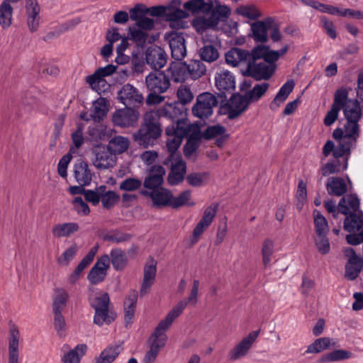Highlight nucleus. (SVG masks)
I'll return each mask as SVG.
<instances>
[{"label":"nucleus","mask_w":363,"mask_h":363,"mask_svg":"<svg viewBox=\"0 0 363 363\" xmlns=\"http://www.w3.org/2000/svg\"><path fill=\"white\" fill-rule=\"evenodd\" d=\"M156 271V265L153 263L145 267L143 279L140 291L141 296L146 295L150 291L155 281Z\"/></svg>","instance_id":"nucleus-35"},{"label":"nucleus","mask_w":363,"mask_h":363,"mask_svg":"<svg viewBox=\"0 0 363 363\" xmlns=\"http://www.w3.org/2000/svg\"><path fill=\"white\" fill-rule=\"evenodd\" d=\"M235 13L250 23L255 21L262 17L260 9L254 4L239 5L235 10Z\"/></svg>","instance_id":"nucleus-24"},{"label":"nucleus","mask_w":363,"mask_h":363,"mask_svg":"<svg viewBox=\"0 0 363 363\" xmlns=\"http://www.w3.org/2000/svg\"><path fill=\"white\" fill-rule=\"evenodd\" d=\"M150 199L152 206L157 208L170 206L172 193L167 189L159 187L150 189Z\"/></svg>","instance_id":"nucleus-26"},{"label":"nucleus","mask_w":363,"mask_h":363,"mask_svg":"<svg viewBox=\"0 0 363 363\" xmlns=\"http://www.w3.org/2000/svg\"><path fill=\"white\" fill-rule=\"evenodd\" d=\"M120 352L121 349L118 345L108 347L96 357L95 363H111L116 359Z\"/></svg>","instance_id":"nucleus-45"},{"label":"nucleus","mask_w":363,"mask_h":363,"mask_svg":"<svg viewBox=\"0 0 363 363\" xmlns=\"http://www.w3.org/2000/svg\"><path fill=\"white\" fill-rule=\"evenodd\" d=\"M89 291V303L95 311L94 323L99 326L111 324L116 318L117 314L110 306L109 295L92 288Z\"/></svg>","instance_id":"nucleus-6"},{"label":"nucleus","mask_w":363,"mask_h":363,"mask_svg":"<svg viewBox=\"0 0 363 363\" xmlns=\"http://www.w3.org/2000/svg\"><path fill=\"white\" fill-rule=\"evenodd\" d=\"M111 263L116 270H122L127 264L125 253L119 248L113 249L110 253Z\"/></svg>","instance_id":"nucleus-50"},{"label":"nucleus","mask_w":363,"mask_h":363,"mask_svg":"<svg viewBox=\"0 0 363 363\" xmlns=\"http://www.w3.org/2000/svg\"><path fill=\"white\" fill-rule=\"evenodd\" d=\"M74 174L77 182L82 186L89 185L92 179L89 165L84 161H79L74 164Z\"/></svg>","instance_id":"nucleus-29"},{"label":"nucleus","mask_w":363,"mask_h":363,"mask_svg":"<svg viewBox=\"0 0 363 363\" xmlns=\"http://www.w3.org/2000/svg\"><path fill=\"white\" fill-rule=\"evenodd\" d=\"M252 52L247 50L234 48L225 53L226 63L232 67H237L239 65L250 61L251 60Z\"/></svg>","instance_id":"nucleus-27"},{"label":"nucleus","mask_w":363,"mask_h":363,"mask_svg":"<svg viewBox=\"0 0 363 363\" xmlns=\"http://www.w3.org/2000/svg\"><path fill=\"white\" fill-rule=\"evenodd\" d=\"M93 164L97 169H107L116 164V156L106 146H96L93 150Z\"/></svg>","instance_id":"nucleus-12"},{"label":"nucleus","mask_w":363,"mask_h":363,"mask_svg":"<svg viewBox=\"0 0 363 363\" xmlns=\"http://www.w3.org/2000/svg\"><path fill=\"white\" fill-rule=\"evenodd\" d=\"M119 196L113 191H106V189L101 192V202L103 206L107 209L113 207L119 201Z\"/></svg>","instance_id":"nucleus-58"},{"label":"nucleus","mask_w":363,"mask_h":363,"mask_svg":"<svg viewBox=\"0 0 363 363\" xmlns=\"http://www.w3.org/2000/svg\"><path fill=\"white\" fill-rule=\"evenodd\" d=\"M116 71V67L108 65L98 69L94 74L87 76L86 82L91 89L98 94H104L109 91L110 84L105 79L106 77L111 75Z\"/></svg>","instance_id":"nucleus-9"},{"label":"nucleus","mask_w":363,"mask_h":363,"mask_svg":"<svg viewBox=\"0 0 363 363\" xmlns=\"http://www.w3.org/2000/svg\"><path fill=\"white\" fill-rule=\"evenodd\" d=\"M344 254L348 258L345 265V277L349 280H354L362 269L363 260L356 255L351 247L346 248L344 250Z\"/></svg>","instance_id":"nucleus-19"},{"label":"nucleus","mask_w":363,"mask_h":363,"mask_svg":"<svg viewBox=\"0 0 363 363\" xmlns=\"http://www.w3.org/2000/svg\"><path fill=\"white\" fill-rule=\"evenodd\" d=\"M196 203L191 200V191L185 190L177 196L172 194L170 206L173 208H178L186 206L189 207L194 206Z\"/></svg>","instance_id":"nucleus-43"},{"label":"nucleus","mask_w":363,"mask_h":363,"mask_svg":"<svg viewBox=\"0 0 363 363\" xmlns=\"http://www.w3.org/2000/svg\"><path fill=\"white\" fill-rule=\"evenodd\" d=\"M186 69L187 64L177 60L170 64L168 72L174 82H183L188 79Z\"/></svg>","instance_id":"nucleus-34"},{"label":"nucleus","mask_w":363,"mask_h":363,"mask_svg":"<svg viewBox=\"0 0 363 363\" xmlns=\"http://www.w3.org/2000/svg\"><path fill=\"white\" fill-rule=\"evenodd\" d=\"M165 169L161 165H155L149 170V176L145 178L143 182L145 188L152 189L159 188L164 182Z\"/></svg>","instance_id":"nucleus-23"},{"label":"nucleus","mask_w":363,"mask_h":363,"mask_svg":"<svg viewBox=\"0 0 363 363\" xmlns=\"http://www.w3.org/2000/svg\"><path fill=\"white\" fill-rule=\"evenodd\" d=\"M274 23V18L267 17L262 21L257 20L250 24L251 36L256 41L264 43L268 39V30Z\"/></svg>","instance_id":"nucleus-20"},{"label":"nucleus","mask_w":363,"mask_h":363,"mask_svg":"<svg viewBox=\"0 0 363 363\" xmlns=\"http://www.w3.org/2000/svg\"><path fill=\"white\" fill-rule=\"evenodd\" d=\"M211 16L216 18V23L218 24L223 18H227L231 12L230 9L226 5L220 4L216 1V5L213 9H211Z\"/></svg>","instance_id":"nucleus-59"},{"label":"nucleus","mask_w":363,"mask_h":363,"mask_svg":"<svg viewBox=\"0 0 363 363\" xmlns=\"http://www.w3.org/2000/svg\"><path fill=\"white\" fill-rule=\"evenodd\" d=\"M146 62L155 69H161L167 62L165 52L158 46L149 48L146 52Z\"/></svg>","instance_id":"nucleus-22"},{"label":"nucleus","mask_w":363,"mask_h":363,"mask_svg":"<svg viewBox=\"0 0 363 363\" xmlns=\"http://www.w3.org/2000/svg\"><path fill=\"white\" fill-rule=\"evenodd\" d=\"M108 111L107 101L106 99L100 97L94 101L90 117H91L94 121H100L106 116Z\"/></svg>","instance_id":"nucleus-41"},{"label":"nucleus","mask_w":363,"mask_h":363,"mask_svg":"<svg viewBox=\"0 0 363 363\" xmlns=\"http://www.w3.org/2000/svg\"><path fill=\"white\" fill-rule=\"evenodd\" d=\"M269 86V84L266 82L256 84L252 89L246 93L245 96L250 103L257 101L263 95H264L268 90Z\"/></svg>","instance_id":"nucleus-54"},{"label":"nucleus","mask_w":363,"mask_h":363,"mask_svg":"<svg viewBox=\"0 0 363 363\" xmlns=\"http://www.w3.org/2000/svg\"><path fill=\"white\" fill-rule=\"evenodd\" d=\"M140 12H142V10L141 6L139 5L130 11L131 20L136 22L128 28V38L136 46L143 48L146 44H152L156 41L158 38V35L149 33L155 27V21L148 17L140 16L139 13Z\"/></svg>","instance_id":"nucleus-4"},{"label":"nucleus","mask_w":363,"mask_h":363,"mask_svg":"<svg viewBox=\"0 0 363 363\" xmlns=\"http://www.w3.org/2000/svg\"><path fill=\"white\" fill-rule=\"evenodd\" d=\"M352 357V353L345 350H336L327 353L321 357L319 360L320 363H328L332 362H337L350 359Z\"/></svg>","instance_id":"nucleus-46"},{"label":"nucleus","mask_w":363,"mask_h":363,"mask_svg":"<svg viewBox=\"0 0 363 363\" xmlns=\"http://www.w3.org/2000/svg\"><path fill=\"white\" fill-rule=\"evenodd\" d=\"M216 85L220 91L233 90L235 82L233 75L228 70H222L215 77Z\"/></svg>","instance_id":"nucleus-32"},{"label":"nucleus","mask_w":363,"mask_h":363,"mask_svg":"<svg viewBox=\"0 0 363 363\" xmlns=\"http://www.w3.org/2000/svg\"><path fill=\"white\" fill-rule=\"evenodd\" d=\"M86 344H78L73 349L64 352L61 357L62 363H80L81 359L87 352Z\"/></svg>","instance_id":"nucleus-30"},{"label":"nucleus","mask_w":363,"mask_h":363,"mask_svg":"<svg viewBox=\"0 0 363 363\" xmlns=\"http://www.w3.org/2000/svg\"><path fill=\"white\" fill-rule=\"evenodd\" d=\"M164 39L169 43L172 57L176 60H182L186 54L185 40L182 33L169 32L165 34Z\"/></svg>","instance_id":"nucleus-13"},{"label":"nucleus","mask_w":363,"mask_h":363,"mask_svg":"<svg viewBox=\"0 0 363 363\" xmlns=\"http://www.w3.org/2000/svg\"><path fill=\"white\" fill-rule=\"evenodd\" d=\"M349 89L340 87L337 89V94L342 96L343 111L346 123L342 128H337L333 131V136L337 140L335 146L333 141L328 140L323 147V155L327 157L331 152L335 157L349 154L350 150L355 147L360 130L359 121L363 116V110L357 99H349Z\"/></svg>","instance_id":"nucleus-1"},{"label":"nucleus","mask_w":363,"mask_h":363,"mask_svg":"<svg viewBox=\"0 0 363 363\" xmlns=\"http://www.w3.org/2000/svg\"><path fill=\"white\" fill-rule=\"evenodd\" d=\"M138 299V292L136 291H130L124 301L125 323L126 325L133 323L135 316L136 303Z\"/></svg>","instance_id":"nucleus-33"},{"label":"nucleus","mask_w":363,"mask_h":363,"mask_svg":"<svg viewBox=\"0 0 363 363\" xmlns=\"http://www.w3.org/2000/svg\"><path fill=\"white\" fill-rule=\"evenodd\" d=\"M164 347V342H152L150 350L145 354L141 363H152L156 359L160 350Z\"/></svg>","instance_id":"nucleus-57"},{"label":"nucleus","mask_w":363,"mask_h":363,"mask_svg":"<svg viewBox=\"0 0 363 363\" xmlns=\"http://www.w3.org/2000/svg\"><path fill=\"white\" fill-rule=\"evenodd\" d=\"M315 235H327L329 226L326 218L318 211L313 212Z\"/></svg>","instance_id":"nucleus-55"},{"label":"nucleus","mask_w":363,"mask_h":363,"mask_svg":"<svg viewBox=\"0 0 363 363\" xmlns=\"http://www.w3.org/2000/svg\"><path fill=\"white\" fill-rule=\"evenodd\" d=\"M218 24L216 23V18L211 16V13H204L195 18L192 21V26L199 33H203L207 29L215 28Z\"/></svg>","instance_id":"nucleus-36"},{"label":"nucleus","mask_w":363,"mask_h":363,"mask_svg":"<svg viewBox=\"0 0 363 363\" xmlns=\"http://www.w3.org/2000/svg\"><path fill=\"white\" fill-rule=\"evenodd\" d=\"M68 298L69 294L65 289L62 288L56 289L54 291L52 298V311H63L66 308Z\"/></svg>","instance_id":"nucleus-44"},{"label":"nucleus","mask_w":363,"mask_h":363,"mask_svg":"<svg viewBox=\"0 0 363 363\" xmlns=\"http://www.w3.org/2000/svg\"><path fill=\"white\" fill-rule=\"evenodd\" d=\"M314 242L317 250L322 255H326L330 252V246L327 235H315Z\"/></svg>","instance_id":"nucleus-64"},{"label":"nucleus","mask_w":363,"mask_h":363,"mask_svg":"<svg viewBox=\"0 0 363 363\" xmlns=\"http://www.w3.org/2000/svg\"><path fill=\"white\" fill-rule=\"evenodd\" d=\"M78 249L77 244H73L67 248L57 259V264L60 266H67L77 255Z\"/></svg>","instance_id":"nucleus-56"},{"label":"nucleus","mask_w":363,"mask_h":363,"mask_svg":"<svg viewBox=\"0 0 363 363\" xmlns=\"http://www.w3.org/2000/svg\"><path fill=\"white\" fill-rule=\"evenodd\" d=\"M26 25L30 32H35L40 24V6L38 0H25Z\"/></svg>","instance_id":"nucleus-15"},{"label":"nucleus","mask_w":363,"mask_h":363,"mask_svg":"<svg viewBox=\"0 0 363 363\" xmlns=\"http://www.w3.org/2000/svg\"><path fill=\"white\" fill-rule=\"evenodd\" d=\"M252 342H240L229 352V359L235 361L244 357L252 346Z\"/></svg>","instance_id":"nucleus-48"},{"label":"nucleus","mask_w":363,"mask_h":363,"mask_svg":"<svg viewBox=\"0 0 363 363\" xmlns=\"http://www.w3.org/2000/svg\"><path fill=\"white\" fill-rule=\"evenodd\" d=\"M350 154V152L349 154H345V155L348 156ZM344 156H345V155H344ZM342 157H343V155H342ZM334 157L335 159H338V157H335V156H334ZM340 157H342V156L339 157V158ZM347 167V158L345 160L344 164L342 166L341 165L340 162L338 160H336L335 161L329 162L326 163L321 168L320 172H321L322 176L325 177V176L331 174L338 173V172H341L342 170L346 169Z\"/></svg>","instance_id":"nucleus-47"},{"label":"nucleus","mask_w":363,"mask_h":363,"mask_svg":"<svg viewBox=\"0 0 363 363\" xmlns=\"http://www.w3.org/2000/svg\"><path fill=\"white\" fill-rule=\"evenodd\" d=\"M250 101L246 96L233 95L229 101L228 118L233 119L239 116L248 107Z\"/></svg>","instance_id":"nucleus-25"},{"label":"nucleus","mask_w":363,"mask_h":363,"mask_svg":"<svg viewBox=\"0 0 363 363\" xmlns=\"http://www.w3.org/2000/svg\"><path fill=\"white\" fill-rule=\"evenodd\" d=\"M359 207V200L356 195L343 196L339 203L338 210L344 215H349L344 222V229L349 233L360 231L363 227V215H356Z\"/></svg>","instance_id":"nucleus-7"},{"label":"nucleus","mask_w":363,"mask_h":363,"mask_svg":"<svg viewBox=\"0 0 363 363\" xmlns=\"http://www.w3.org/2000/svg\"><path fill=\"white\" fill-rule=\"evenodd\" d=\"M73 209L80 216H85L89 214L90 208L82 197L77 196L72 201Z\"/></svg>","instance_id":"nucleus-61"},{"label":"nucleus","mask_w":363,"mask_h":363,"mask_svg":"<svg viewBox=\"0 0 363 363\" xmlns=\"http://www.w3.org/2000/svg\"><path fill=\"white\" fill-rule=\"evenodd\" d=\"M72 139L74 145L71 147L69 154L74 155L78 153V149L84 143V137L82 128L80 125L77 127V129L75 132L72 134Z\"/></svg>","instance_id":"nucleus-63"},{"label":"nucleus","mask_w":363,"mask_h":363,"mask_svg":"<svg viewBox=\"0 0 363 363\" xmlns=\"http://www.w3.org/2000/svg\"><path fill=\"white\" fill-rule=\"evenodd\" d=\"M274 252V242L271 239H265L262 245V262L264 267H268Z\"/></svg>","instance_id":"nucleus-52"},{"label":"nucleus","mask_w":363,"mask_h":363,"mask_svg":"<svg viewBox=\"0 0 363 363\" xmlns=\"http://www.w3.org/2000/svg\"><path fill=\"white\" fill-rule=\"evenodd\" d=\"M166 164L170 163L171 172L168 176V182L172 185H176L184 179L186 173V163L179 155H169Z\"/></svg>","instance_id":"nucleus-14"},{"label":"nucleus","mask_w":363,"mask_h":363,"mask_svg":"<svg viewBox=\"0 0 363 363\" xmlns=\"http://www.w3.org/2000/svg\"><path fill=\"white\" fill-rule=\"evenodd\" d=\"M295 84L294 80L287 81L279 89L272 103L270 104L271 109H276L280 106L288 98L293 91Z\"/></svg>","instance_id":"nucleus-40"},{"label":"nucleus","mask_w":363,"mask_h":363,"mask_svg":"<svg viewBox=\"0 0 363 363\" xmlns=\"http://www.w3.org/2000/svg\"><path fill=\"white\" fill-rule=\"evenodd\" d=\"M210 177L208 172H193L186 177L187 183L194 187H199L208 184Z\"/></svg>","instance_id":"nucleus-51"},{"label":"nucleus","mask_w":363,"mask_h":363,"mask_svg":"<svg viewBox=\"0 0 363 363\" xmlns=\"http://www.w3.org/2000/svg\"><path fill=\"white\" fill-rule=\"evenodd\" d=\"M181 4V0H172L167 6L165 18L172 28L181 29L186 26L184 19L189 17V13L180 9Z\"/></svg>","instance_id":"nucleus-11"},{"label":"nucleus","mask_w":363,"mask_h":363,"mask_svg":"<svg viewBox=\"0 0 363 363\" xmlns=\"http://www.w3.org/2000/svg\"><path fill=\"white\" fill-rule=\"evenodd\" d=\"M199 286V281L197 279L194 280L188 298L179 301L167 314L164 318L159 323L154 333L156 338L158 337L159 340L164 339L166 331L170 328L174 321L183 313L188 304L191 306L196 305L198 302Z\"/></svg>","instance_id":"nucleus-5"},{"label":"nucleus","mask_w":363,"mask_h":363,"mask_svg":"<svg viewBox=\"0 0 363 363\" xmlns=\"http://www.w3.org/2000/svg\"><path fill=\"white\" fill-rule=\"evenodd\" d=\"M110 266V257L104 255L98 259L94 267L89 271L87 279L92 284H98L102 282Z\"/></svg>","instance_id":"nucleus-18"},{"label":"nucleus","mask_w":363,"mask_h":363,"mask_svg":"<svg viewBox=\"0 0 363 363\" xmlns=\"http://www.w3.org/2000/svg\"><path fill=\"white\" fill-rule=\"evenodd\" d=\"M145 82L147 89L155 93H164L170 86L169 78L162 72L150 73Z\"/></svg>","instance_id":"nucleus-21"},{"label":"nucleus","mask_w":363,"mask_h":363,"mask_svg":"<svg viewBox=\"0 0 363 363\" xmlns=\"http://www.w3.org/2000/svg\"><path fill=\"white\" fill-rule=\"evenodd\" d=\"M188 77L196 79L203 76L206 72V67L200 60H191L187 65L186 69Z\"/></svg>","instance_id":"nucleus-53"},{"label":"nucleus","mask_w":363,"mask_h":363,"mask_svg":"<svg viewBox=\"0 0 363 363\" xmlns=\"http://www.w3.org/2000/svg\"><path fill=\"white\" fill-rule=\"evenodd\" d=\"M174 108L172 104H167L156 111L146 112L140 128L133 135L134 140L144 147L152 146L162 132L160 117H170V113Z\"/></svg>","instance_id":"nucleus-3"},{"label":"nucleus","mask_w":363,"mask_h":363,"mask_svg":"<svg viewBox=\"0 0 363 363\" xmlns=\"http://www.w3.org/2000/svg\"><path fill=\"white\" fill-rule=\"evenodd\" d=\"M118 99L125 106H138L143 101V96L138 89L130 84L123 86L118 93Z\"/></svg>","instance_id":"nucleus-17"},{"label":"nucleus","mask_w":363,"mask_h":363,"mask_svg":"<svg viewBox=\"0 0 363 363\" xmlns=\"http://www.w3.org/2000/svg\"><path fill=\"white\" fill-rule=\"evenodd\" d=\"M79 229L78 223L74 222L59 223L53 226L52 233L55 238H57L69 237L77 232Z\"/></svg>","instance_id":"nucleus-39"},{"label":"nucleus","mask_w":363,"mask_h":363,"mask_svg":"<svg viewBox=\"0 0 363 363\" xmlns=\"http://www.w3.org/2000/svg\"><path fill=\"white\" fill-rule=\"evenodd\" d=\"M288 50L285 46L280 50L274 51L264 45L255 48L252 51L251 59L247 63L246 74L257 79H268L275 69L274 62Z\"/></svg>","instance_id":"nucleus-2"},{"label":"nucleus","mask_w":363,"mask_h":363,"mask_svg":"<svg viewBox=\"0 0 363 363\" xmlns=\"http://www.w3.org/2000/svg\"><path fill=\"white\" fill-rule=\"evenodd\" d=\"M12 4L6 1H2L0 4V26L3 29H8L13 23Z\"/></svg>","instance_id":"nucleus-38"},{"label":"nucleus","mask_w":363,"mask_h":363,"mask_svg":"<svg viewBox=\"0 0 363 363\" xmlns=\"http://www.w3.org/2000/svg\"><path fill=\"white\" fill-rule=\"evenodd\" d=\"M139 116L140 113L137 110L126 107L115 111L112 120L116 125L124 128L132 127L138 123Z\"/></svg>","instance_id":"nucleus-16"},{"label":"nucleus","mask_w":363,"mask_h":363,"mask_svg":"<svg viewBox=\"0 0 363 363\" xmlns=\"http://www.w3.org/2000/svg\"><path fill=\"white\" fill-rule=\"evenodd\" d=\"M189 138L186 143L184 152L186 157H191L197 150L199 145L201 133L197 125L190 124L188 128Z\"/></svg>","instance_id":"nucleus-28"},{"label":"nucleus","mask_w":363,"mask_h":363,"mask_svg":"<svg viewBox=\"0 0 363 363\" xmlns=\"http://www.w3.org/2000/svg\"><path fill=\"white\" fill-rule=\"evenodd\" d=\"M105 186H100L95 190H86L84 196L86 201L91 202L93 205L96 206L101 201L102 191L105 190Z\"/></svg>","instance_id":"nucleus-62"},{"label":"nucleus","mask_w":363,"mask_h":363,"mask_svg":"<svg viewBox=\"0 0 363 363\" xmlns=\"http://www.w3.org/2000/svg\"><path fill=\"white\" fill-rule=\"evenodd\" d=\"M326 189L329 194L337 196H342L347 191V184L340 177H329L326 183Z\"/></svg>","instance_id":"nucleus-37"},{"label":"nucleus","mask_w":363,"mask_h":363,"mask_svg":"<svg viewBox=\"0 0 363 363\" xmlns=\"http://www.w3.org/2000/svg\"><path fill=\"white\" fill-rule=\"evenodd\" d=\"M218 104L217 99L211 93L205 92L198 96L192 108L194 115L201 119L207 118L213 113V108Z\"/></svg>","instance_id":"nucleus-10"},{"label":"nucleus","mask_w":363,"mask_h":363,"mask_svg":"<svg viewBox=\"0 0 363 363\" xmlns=\"http://www.w3.org/2000/svg\"><path fill=\"white\" fill-rule=\"evenodd\" d=\"M189 128H190V124L185 120H179L176 124H172L167 128V147L170 155H177L176 151L181 145L183 138L189 135Z\"/></svg>","instance_id":"nucleus-8"},{"label":"nucleus","mask_w":363,"mask_h":363,"mask_svg":"<svg viewBox=\"0 0 363 363\" xmlns=\"http://www.w3.org/2000/svg\"><path fill=\"white\" fill-rule=\"evenodd\" d=\"M213 3H206L204 0H189L184 3V8L192 13H208L211 11Z\"/></svg>","instance_id":"nucleus-42"},{"label":"nucleus","mask_w":363,"mask_h":363,"mask_svg":"<svg viewBox=\"0 0 363 363\" xmlns=\"http://www.w3.org/2000/svg\"><path fill=\"white\" fill-rule=\"evenodd\" d=\"M130 145L127 138L123 136H116L109 141L108 146L113 154H121L125 152Z\"/></svg>","instance_id":"nucleus-49"},{"label":"nucleus","mask_w":363,"mask_h":363,"mask_svg":"<svg viewBox=\"0 0 363 363\" xmlns=\"http://www.w3.org/2000/svg\"><path fill=\"white\" fill-rule=\"evenodd\" d=\"M201 58L206 62H211L216 60L218 57L217 49L212 45H204L199 50Z\"/></svg>","instance_id":"nucleus-60"},{"label":"nucleus","mask_w":363,"mask_h":363,"mask_svg":"<svg viewBox=\"0 0 363 363\" xmlns=\"http://www.w3.org/2000/svg\"><path fill=\"white\" fill-rule=\"evenodd\" d=\"M342 96L337 94L336 90L334 94V99L332 106L327 112L324 118V124L326 126H330L337 119L340 111L341 110V106L342 105Z\"/></svg>","instance_id":"nucleus-31"}]
</instances>
